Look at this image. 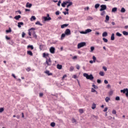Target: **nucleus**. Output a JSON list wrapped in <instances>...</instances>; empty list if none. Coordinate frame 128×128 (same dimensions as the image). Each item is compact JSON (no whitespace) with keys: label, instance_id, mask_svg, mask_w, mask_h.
Segmentation results:
<instances>
[{"label":"nucleus","instance_id":"nucleus-1","mask_svg":"<svg viewBox=\"0 0 128 128\" xmlns=\"http://www.w3.org/2000/svg\"><path fill=\"white\" fill-rule=\"evenodd\" d=\"M83 76H84V78H86V80H94V76H92V74L88 75V74L86 73H84L83 74Z\"/></svg>","mask_w":128,"mask_h":128},{"label":"nucleus","instance_id":"nucleus-2","mask_svg":"<svg viewBox=\"0 0 128 128\" xmlns=\"http://www.w3.org/2000/svg\"><path fill=\"white\" fill-rule=\"evenodd\" d=\"M86 42H82L78 44V48H84V46H86Z\"/></svg>","mask_w":128,"mask_h":128},{"label":"nucleus","instance_id":"nucleus-3","mask_svg":"<svg viewBox=\"0 0 128 128\" xmlns=\"http://www.w3.org/2000/svg\"><path fill=\"white\" fill-rule=\"evenodd\" d=\"M120 92H123V94H126V96L128 98V89L126 88L124 90H120Z\"/></svg>","mask_w":128,"mask_h":128},{"label":"nucleus","instance_id":"nucleus-4","mask_svg":"<svg viewBox=\"0 0 128 128\" xmlns=\"http://www.w3.org/2000/svg\"><path fill=\"white\" fill-rule=\"evenodd\" d=\"M42 19L44 20V22H46L48 20H50L52 18L50 17L49 14H47V16L42 17Z\"/></svg>","mask_w":128,"mask_h":128},{"label":"nucleus","instance_id":"nucleus-5","mask_svg":"<svg viewBox=\"0 0 128 128\" xmlns=\"http://www.w3.org/2000/svg\"><path fill=\"white\" fill-rule=\"evenodd\" d=\"M46 64L47 66H52V60H50V58H48L46 59Z\"/></svg>","mask_w":128,"mask_h":128},{"label":"nucleus","instance_id":"nucleus-6","mask_svg":"<svg viewBox=\"0 0 128 128\" xmlns=\"http://www.w3.org/2000/svg\"><path fill=\"white\" fill-rule=\"evenodd\" d=\"M100 12H102L104 10H106V4H102L100 5Z\"/></svg>","mask_w":128,"mask_h":128},{"label":"nucleus","instance_id":"nucleus-7","mask_svg":"<svg viewBox=\"0 0 128 128\" xmlns=\"http://www.w3.org/2000/svg\"><path fill=\"white\" fill-rule=\"evenodd\" d=\"M70 0H68L67 1H65L62 4V8H66V6L67 4H69L70 3Z\"/></svg>","mask_w":128,"mask_h":128},{"label":"nucleus","instance_id":"nucleus-8","mask_svg":"<svg viewBox=\"0 0 128 128\" xmlns=\"http://www.w3.org/2000/svg\"><path fill=\"white\" fill-rule=\"evenodd\" d=\"M48 56H50V54H48V53L43 54V58H46V60H47V58H50Z\"/></svg>","mask_w":128,"mask_h":128},{"label":"nucleus","instance_id":"nucleus-9","mask_svg":"<svg viewBox=\"0 0 128 128\" xmlns=\"http://www.w3.org/2000/svg\"><path fill=\"white\" fill-rule=\"evenodd\" d=\"M56 50V48L54 47H51L50 49V52L51 54H54V51Z\"/></svg>","mask_w":128,"mask_h":128},{"label":"nucleus","instance_id":"nucleus-10","mask_svg":"<svg viewBox=\"0 0 128 128\" xmlns=\"http://www.w3.org/2000/svg\"><path fill=\"white\" fill-rule=\"evenodd\" d=\"M65 34L66 36H70V29H66L65 31Z\"/></svg>","mask_w":128,"mask_h":128},{"label":"nucleus","instance_id":"nucleus-11","mask_svg":"<svg viewBox=\"0 0 128 128\" xmlns=\"http://www.w3.org/2000/svg\"><path fill=\"white\" fill-rule=\"evenodd\" d=\"M44 74H48V76H52V73H50L48 70H46L44 72Z\"/></svg>","mask_w":128,"mask_h":128},{"label":"nucleus","instance_id":"nucleus-12","mask_svg":"<svg viewBox=\"0 0 128 128\" xmlns=\"http://www.w3.org/2000/svg\"><path fill=\"white\" fill-rule=\"evenodd\" d=\"M22 26H24V22H18V28H22Z\"/></svg>","mask_w":128,"mask_h":128},{"label":"nucleus","instance_id":"nucleus-13","mask_svg":"<svg viewBox=\"0 0 128 128\" xmlns=\"http://www.w3.org/2000/svg\"><path fill=\"white\" fill-rule=\"evenodd\" d=\"M110 20V16L108 15H106V17L105 22H108Z\"/></svg>","mask_w":128,"mask_h":128},{"label":"nucleus","instance_id":"nucleus-14","mask_svg":"<svg viewBox=\"0 0 128 128\" xmlns=\"http://www.w3.org/2000/svg\"><path fill=\"white\" fill-rule=\"evenodd\" d=\"M66 26H68V24H64L61 26V28H66Z\"/></svg>","mask_w":128,"mask_h":128},{"label":"nucleus","instance_id":"nucleus-15","mask_svg":"<svg viewBox=\"0 0 128 128\" xmlns=\"http://www.w3.org/2000/svg\"><path fill=\"white\" fill-rule=\"evenodd\" d=\"M32 4H29L28 2H27L26 4V8H32Z\"/></svg>","mask_w":128,"mask_h":128},{"label":"nucleus","instance_id":"nucleus-16","mask_svg":"<svg viewBox=\"0 0 128 128\" xmlns=\"http://www.w3.org/2000/svg\"><path fill=\"white\" fill-rule=\"evenodd\" d=\"M110 100V98L106 96L105 98V102H108Z\"/></svg>","mask_w":128,"mask_h":128},{"label":"nucleus","instance_id":"nucleus-17","mask_svg":"<svg viewBox=\"0 0 128 128\" xmlns=\"http://www.w3.org/2000/svg\"><path fill=\"white\" fill-rule=\"evenodd\" d=\"M27 54H28V56H33L32 52L30 50L27 51Z\"/></svg>","mask_w":128,"mask_h":128},{"label":"nucleus","instance_id":"nucleus-18","mask_svg":"<svg viewBox=\"0 0 128 128\" xmlns=\"http://www.w3.org/2000/svg\"><path fill=\"white\" fill-rule=\"evenodd\" d=\"M57 68L58 70H62V66L58 64H57Z\"/></svg>","mask_w":128,"mask_h":128},{"label":"nucleus","instance_id":"nucleus-19","mask_svg":"<svg viewBox=\"0 0 128 128\" xmlns=\"http://www.w3.org/2000/svg\"><path fill=\"white\" fill-rule=\"evenodd\" d=\"M35 24L40 26H42V24L40 22V21H38L35 23Z\"/></svg>","mask_w":128,"mask_h":128},{"label":"nucleus","instance_id":"nucleus-20","mask_svg":"<svg viewBox=\"0 0 128 128\" xmlns=\"http://www.w3.org/2000/svg\"><path fill=\"white\" fill-rule=\"evenodd\" d=\"M102 36L106 37L108 36V32H105L102 33Z\"/></svg>","mask_w":128,"mask_h":128},{"label":"nucleus","instance_id":"nucleus-21","mask_svg":"<svg viewBox=\"0 0 128 128\" xmlns=\"http://www.w3.org/2000/svg\"><path fill=\"white\" fill-rule=\"evenodd\" d=\"M111 40H114V34L112 33L110 38Z\"/></svg>","mask_w":128,"mask_h":128},{"label":"nucleus","instance_id":"nucleus-22","mask_svg":"<svg viewBox=\"0 0 128 128\" xmlns=\"http://www.w3.org/2000/svg\"><path fill=\"white\" fill-rule=\"evenodd\" d=\"M21 18L20 16V15H18V16H16L14 18L15 20H18V19H19V18Z\"/></svg>","mask_w":128,"mask_h":128},{"label":"nucleus","instance_id":"nucleus-23","mask_svg":"<svg viewBox=\"0 0 128 128\" xmlns=\"http://www.w3.org/2000/svg\"><path fill=\"white\" fill-rule=\"evenodd\" d=\"M36 20V18L34 16H32L30 18V21L32 22V20Z\"/></svg>","mask_w":128,"mask_h":128},{"label":"nucleus","instance_id":"nucleus-24","mask_svg":"<svg viewBox=\"0 0 128 128\" xmlns=\"http://www.w3.org/2000/svg\"><path fill=\"white\" fill-rule=\"evenodd\" d=\"M116 10H118V8L115 7V8H112V12H116Z\"/></svg>","mask_w":128,"mask_h":128},{"label":"nucleus","instance_id":"nucleus-25","mask_svg":"<svg viewBox=\"0 0 128 128\" xmlns=\"http://www.w3.org/2000/svg\"><path fill=\"white\" fill-rule=\"evenodd\" d=\"M85 32H86V34H88V32H92V30L88 28V29H87V30H85Z\"/></svg>","mask_w":128,"mask_h":128},{"label":"nucleus","instance_id":"nucleus-26","mask_svg":"<svg viewBox=\"0 0 128 128\" xmlns=\"http://www.w3.org/2000/svg\"><path fill=\"white\" fill-rule=\"evenodd\" d=\"M70 6H72V2H69V3H68V4L67 5V8H70Z\"/></svg>","mask_w":128,"mask_h":128},{"label":"nucleus","instance_id":"nucleus-27","mask_svg":"<svg viewBox=\"0 0 128 128\" xmlns=\"http://www.w3.org/2000/svg\"><path fill=\"white\" fill-rule=\"evenodd\" d=\"M27 48H31V50H34V46L32 45H28V46H27Z\"/></svg>","mask_w":128,"mask_h":128},{"label":"nucleus","instance_id":"nucleus-28","mask_svg":"<svg viewBox=\"0 0 128 128\" xmlns=\"http://www.w3.org/2000/svg\"><path fill=\"white\" fill-rule=\"evenodd\" d=\"M32 36H33L34 38H38V36H36V32H34H34L32 34Z\"/></svg>","mask_w":128,"mask_h":128},{"label":"nucleus","instance_id":"nucleus-29","mask_svg":"<svg viewBox=\"0 0 128 128\" xmlns=\"http://www.w3.org/2000/svg\"><path fill=\"white\" fill-rule=\"evenodd\" d=\"M96 108V104H94L92 105V110H94V108Z\"/></svg>","mask_w":128,"mask_h":128},{"label":"nucleus","instance_id":"nucleus-30","mask_svg":"<svg viewBox=\"0 0 128 128\" xmlns=\"http://www.w3.org/2000/svg\"><path fill=\"white\" fill-rule=\"evenodd\" d=\"M122 32L124 36H128V32L126 31H123Z\"/></svg>","mask_w":128,"mask_h":128},{"label":"nucleus","instance_id":"nucleus-31","mask_svg":"<svg viewBox=\"0 0 128 128\" xmlns=\"http://www.w3.org/2000/svg\"><path fill=\"white\" fill-rule=\"evenodd\" d=\"M65 37H66V34H62L61 35V40H62Z\"/></svg>","mask_w":128,"mask_h":128},{"label":"nucleus","instance_id":"nucleus-32","mask_svg":"<svg viewBox=\"0 0 128 128\" xmlns=\"http://www.w3.org/2000/svg\"><path fill=\"white\" fill-rule=\"evenodd\" d=\"M116 36H122V34H120V32H116Z\"/></svg>","mask_w":128,"mask_h":128},{"label":"nucleus","instance_id":"nucleus-33","mask_svg":"<svg viewBox=\"0 0 128 128\" xmlns=\"http://www.w3.org/2000/svg\"><path fill=\"white\" fill-rule=\"evenodd\" d=\"M105 14H106V11L103 10V11H102V12H100V16H104Z\"/></svg>","mask_w":128,"mask_h":128},{"label":"nucleus","instance_id":"nucleus-34","mask_svg":"<svg viewBox=\"0 0 128 128\" xmlns=\"http://www.w3.org/2000/svg\"><path fill=\"white\" fill-rule=\"evenodd\" d=\"M99 74L101 76H104V72H100Z\"/></svg>","mask_w":128,"mask_h":128},{"label":"nucleus","instance_id":"nucleus-35","mask_svg":"<svg viewBox=\"0 0 128 128\" xmlns=\"http://www.w3.org/2000/svg\"><path fill=\"white\" fill-rule=\"evenodd\" d=\"M92 86L94 88L95 90H98V86L94 85V84L92 85Z\"/></svg>","mask_w":128,"mask_h":128},{"label":"nucleus","instance_id":"nucleus-36","mask_svg":"<svg viewBox=\"0 0 128 128\" xmlns=\"http://www.w3.org/2000/svg\"><path fill=\"white\" fill-rule=\"evenodd\" d=\"M50 126H52V128H54V126H56V123H54V122H52L50 124Z\"/></svg>","mask_w":128,"mask_h":128},{"label":"nucleus","instance_id":"nucleus-37","mask_svg":"<svg viewBox=\"0 0 128 128\" xmlns=\"http://www.w3.org/2000/svg\"><path fill=\"white\" fill-rule=\"evenodd\" d=\"M91 92H96V94H98V92H96V90H94V88H92Z\"/></svg>","mask_w":128,"mask_h":128},{"label":"nucleus","instance_id":"nucleus-38","mask_svg":"<svg viewBox=\"0 0 128 128\" xmlns=\"http://www.w3.org/2000/svg\"><path fill=\"white\" fill-rule=\"evenodd\" d=\"M94 50V46H91L90 47V52H92Z\"/></svg>","mask_w":128,"mask_h":128},{"label":"nucleus","instance_id":"nucleus-39","mask_svg":"<svg viewBox=\"0 0 128 128\" xmlns=\"http://www.w3.org/2000/svg\"><path fill=\"white\" fill-rule=\"evenodd\" d=\"M121 12H126V9H124V8H122L120 10Z\"/></svg>","mask_w":128,"mask_h":128},{"label":"nucleus","instance_id":"nucleus-40","mask_svg":"<svg viewBox=\"0 0 128 128\" xmlns=\"http://www.w3.org/2000/svg\"><path fill=\"white\" fill-rule=\"evenodd\" d=\"M94 8H100V4H95Z\"/></svg>","mask_w":128,"mask_h":128},{"label":"nucleus","instance_id":"nucleus-41","mask_svg":"<svg viewBox=\"0 0 128 128\" xmlns=\"http://www.w3.org/2000/svg\"><path fill=\"white\" fill-rule=\"evenodd\" d=\"M74 70V68L72 66H71L70 67V72H72V70Z\"/></svg>","mask_w":128,"mask_h":128},{"label":"nucleus","instance_id":"nucleus-42","mask_svg":"<svg viewBox=\"0 0 128 128\" xmlns=\"http://www.w3.org/2000/svg\"><path fill=\"white\" fill-rule=\"evenodd\" d=\"M6 32L7 33L12 32V28H9L8 30H6Z\"/></svg>","mask_w":128,"mask_h":128},{"label":"nucleus","instance_id":"nucleus-43","mask_svg":"<svg viewBox=\"0 0 128 128\" xmlns=\"http://www.w3.org/2000/svg\"><path fill=\"white\" fill-rule=\"evenodd\" d=\"M92 60H94V62H96V58L94 56H93Z\"/></svg>","mask_w":128,"mask_h":128},{"label":"nucleus","instance_id":"nucleus-44","mask_svg":"<svg viewBox=\"0 0 128 128\" xmlns=\"http://www.w3.org/2000/svg\"><path fill=\"white\" fill-rule=\"evenodd\" d=\"M102 40H104V42H108V39L106 38H103Z\"/></svg>","mask_w":128,"mask_h":128},{"label":"nucleus","instance_id":"nucleus-45","mask_svg":"<svg viewBox=\"0 0 128 128\" xmlns=\"http://www.w3.org/2000/svg\"><path fill=\"white\" fill-rule=\"evenodd\" d=\"M120 100V96H118L116 97V100Z\"/></svg>","mask_w":128,"mask_h":128},{"label":"nucleus","instance_id":"nucleus-46","mask_svg":"<svg viewBox=\"0 0 128 128\" xmlns=\"http://www.w3.org/2000/svg\"><path fill=\"white\" fill-rule=\"evenodd\" d=\"M79 112L80 114H83L84 113V110L82 109H80L79 110Z\"/></svg>","mask_w":128,"mask_h":128},{"label":"nucleus","instance_id":"nucleus-47","mask_svg":"<svg viewBox=\"0 0 128 128\" xmlns=\"http://www.w3.org/2000/svg\"><path fill=\"white\" fill-rule=\"evenodd\" d=\"M60 4H62V1L59 0L58 3V6H60Z\"/></svg>","mask_w":128,"mask_h":128},{"label":"nucleus","instance_id":"nucleus-48","mask_svg":"<svg viewBox=\"0 0 128 128\" xmlns=\"http://www.w3.org/2000/svg\"><path fill=\"white\" fill-rule=\"evenodd\" d=\"M76 68H77V70H80V65L78 64L76 65Z\"/></svg>","mask_w":128,"mask_h":128},{"label":"nucleus","instance_id":"nucleus-49","mask_svg":"<svg viewBox=\"0 0 128 128\" xmlns=\"http://www.w3.org/2000/svg\"><path fill=\"white\" fill-rule=\"evenodd\" d=\"M102 68H103V70H104V72H106V70H108L106 67L104 66L102 67Z\"/></svg>","mask_w":128,"mask_h":128},{"label":"nucleus","instance_id":"nucleus-50","mask_svg":"<svg viewBox=\"0 0 128 128\" xmlns=\"http://www.w3.org/2000/svg\"><path fill=\"white\" fill-rule=\"evenodd\" d=\"M97 82H98V84H102V80L100 79H98L97 80Z\"/></svg>","mask_w":128,"mask_h":128},{"label":"nucleus","instance_id":"nucleus-51","mask_svg":"<svg viewBox=\"0 0 128 128\" xmlns=\"http://www.w3.org/2000/svg\"><path fill=\"white\" fill-rule=\"evenodd\" d=\"M112 114H116V110H113L112 111Z\"/></svg>","mask_w":128,"mask_h":128},{"label":"nucleus","instance_id":"nucleus-52","mask_svg":"<svg viewBox=\"0 0 128 128\" xmlns=\"http://www.w3.org/2000/svg\"><path fill=\"white\" fill-rule=\"evenodd\" d=\"M88 20H94V18L92 16H90L88 17Z\"/></svg>","mask_w":128,"mask_h":128},{"label":"nucleus","instance_id":"nucleus-53","mask_svg":"<svg viewBox=\"0 0 128 128\" xmlns=\"http://www.w3.org/2000/svg\"><path fill=\"white\" fill-rule=\"evenodd\" d=\"M80 34H86V31H82L80 32Z\"/></svg>","mask_w":128,"mask_h":128},{"label":"nucleus","instance_id":"nucleus-54","mask_svg":"<svg viewBox=\"0 0 128 128\" xmlns=\"http://www.w3.org/2000/svg\"><path fill=\"white\" fill-rule=\"evenodd\" d=\"M4 110V109L3 108H0V112H2Z\"/></svg>","mask_w":128,"mask_h":128},{"label":"nucleus","instance_id":"nucleus-55","mask_svg":"<svg viewBox=\"0 0 128 128\" xmlns=\"http://www.w3.org/2000/svg\"><path fill=\"white\" fill-rule=\"evenodd\" d=\"M24 36H26V33L24 32H22V38H24Z\"/></svg>","mask_w":128,"mask_h":128},{"label":"nucleus","instance_id":"nucleus-56","mask_svg":"<svg viewBox=\"0 0 128 128\" xmlns=\"http://www.w3.org/2000/svg\"><path fill=\"white\" fill-rule=\"evenodd\" d=\"M56 16H58L60 14V11H57L56 12Z\"/></svg>","mask_w":128,"mask_h":128},{"label":"nucleus","instance_id":"nucleus-57","mask_svg":"<svg viewBox=\"0 0 128 128\" xmlns=\"http://www.w3.org/2000/svg\"><path fill=\"white\" fill-rule=\"evenodd\" d=\"M36 30V28H31L29 29L28 30Z\"/></svg>","mask_w":128,"mask_h":128},{"label":"nucleus","instance_id":"nucleus-58","mask_svg":"<svg viewBox=\"0 0 128 128\" xmlns=\"http://www.w3.org/2000/svg\"><path fill=\"white\" fill-rule=\"evenodd\" d=\"M66 74H64V76H62V80H64V78H66Z\"/></svg>","mask_w":128,"mask_h":128},{"label":"nucleus","instance_id":"nucleus-59","mask_svg":"<svg viewBox=\"0 0 128 128\" xmlns=\"http://www.w3.org/2000/svg\"><path fill=\"white\" fill-rule=\"evenodd\" d=\"M63 14L66 16V14H68V12H63Z\"/></svg>","mask_w":128,"mask_h":128},{"label":"nucleus","instance_id":"nucleus-60","mask_svg":"<svg viewBox=\"0 0 128 128\" xmlns=\"http://www.w3.org/2000/svg\"><path fill=\"white\" fill-rule=\"evenodd\" d=\"M104 84H108V80H104Z\"/></svg>","mask_w":128,"mask_h":128},{"label":"nucleus","instance_id":"nucleus-61","mask_svg":"<svg viewBox=\"0 0 128 128\" xmlns=\"http://www.w3.org/2000/svg\"><path fill=\"white\" fill-rule=\"evenodd\" d=\"M28 34L30 36H32V32H30V30H28Z\"/></svg>","mask_w":128,"mask_h":128},{"label":"nucleus","instance_id":"nucleus-62","mask_svg":"<svg viewBox=\"0 0 128 128\" xmlns=\"http://www.w3.org/2000/svg\"><path fill=\"white\" fill-rule=\"evenodd\" d=\"M27 72H30V68H28L26 69Z\"/></svg>","mask_w":128,"mask_h":128},{"label":"nucleus","instance_id":"nucleus-63","mask_svg":"<svg viewBox=\"0 0 128 128\" xmlns=\"http://www.w3.org/2000/svg\"><path fill=\"white\" fill-rule=\"evenodd\" d=\"M72 78H75V79L76 78H77L76 75L73 76Z\"/></svg>","mask_w":128,"mask_h":128},{"label":"nucleus","instance_id":"nucleus-64","mask_svg":"<svg viewBox=\"0 0 128 128\" xmlns=\"http://www.w3.org/2000/svg\"><path fill=\"white\" fill-rule=\"evenodd\" d=\"M72 122H76V119L72 118Z\"/></svg>","mask_w":128,"mask_h":128}]
</instances>
